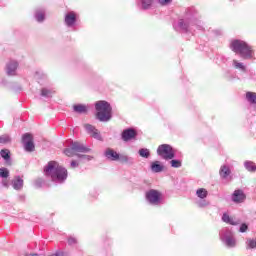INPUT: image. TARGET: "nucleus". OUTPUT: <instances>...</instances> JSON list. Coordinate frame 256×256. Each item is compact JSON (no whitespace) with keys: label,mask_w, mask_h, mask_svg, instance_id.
I'll return each instance as SVG.
<instances>
[{"label":"nucleus","mask_w":256,"mask_h":256,"mask_svg":"<svg viewBox=\"0 0 256 256\" xmlns=\"http://www.w3.org/2000/svg\"><path fill=\"white\" fill-rule=\"evenodd\" d=\"M44 173L46 177H50L53 183L61 184L67 181V168L59 165V163L55 161H51L45 166Z\"/></svg>","instance_id":"1"},{"label":"nucleus","mask_w":256,"mask_h":256,"mask_svg":"<svg viewBox=\"0 0 256 256\" xmlns=\"http://www.w3.org/2000/svg\"><path fill=\"white\" fill-rule=\"evenodd\" d=\"M230 48L234 53H238L240 57L245 60H251L255 55L253 47L248 45V43L243 40H232L230 43Z\"/></svg>","instance_id":"2"},{"label":"nucleus","mask_w":256,"mask_h":256,"mask_svg":"<svg viewBox=\"0 0 256 256\" xmlns=\"http://www.w3.org/2000/svg\"><path fill=\"white\" fill-rule=\"evenodd\" d=\"M96 109V119L101 121L102 123H107V121H111L113 108L111 104L105 100H100L95 103Z\"/></svg>","instance_id":"3"},{"label":"nucleus","mask_w":256,"mask_h":256,"mask_svg":"<svg viewBox=\"0 0 256 256\" xmlns=\"http://www.w3.org/2000/svg\"><path fill=\"white\" fill-rule=\"evenodd\" d=\"M157 155L165 161H171V159L175 158V150L169 144H162L157 148Z\"/></svg>","instance_id":"4"},{"label":"nucleus","mask_w":256,"mask_h":256,"mask_svg":"<svg viewBox=\"0 0 256 256\" xmlns=\"http://www.w3.org/2000/svg\"><path fill=\"white\" fill-rule=\"evenodd\" d=\"M91 149L85 147L83 144L79 142H72L70 144V148H66L64 150V154L67 157H73L75 153H89Z\"/></svg>","instance_id":"5"},{"label":"nucleus","mask_w":256,"mask_h":256,"mask_svg":"<svg viewBox=\"0 0 256 256\" xmlns=\"http://www.w3.org/2000/svg\"><path fill=\"white\" fill-rule=\"evenodd\" d=\"M220 239L228 247L229 249L235 247L237 245V241L235 240V236L233 232L229 229H224L220 232Z\"/></svg>","instance_id":"6"},{"label":"nucleus","mask_w":256,"mask_h":256,"mask_svg":"<svg viewBox=\"0 0 256 256\" xmlns=\"http://www.w3.org/2000/svg\"><path fill=\"white\" fill-rule=\"evenodd\" d=\"M161 192L151 189L148 192H146V200L150 205H160L161 204Z\"/></svg>","instance_id":"7"},{"label":"nucleus","mask_w":256,"mask_h":256,"mask_svg":"<svg viewBox=\"0 0 256 256\" xmlns=\"http://www.w3.org/2000/svg\"><path fill=\"white\" fill-rule=\"evenodd\" d=\"M22 143L24 145L25 151L28 153H33V151H35V144L33 143V136L31 134H24L22 136Z\"/></svg>","instance_id":"8"},{"label":"nucleus","mask_w":256,"mask_h":256,"mask_svg":"<svg viewBox=\"0 0 256 256\" xmlns=\"http://www.w3.org/2000/svg\"><path fill=\"white\" fill-rule=\"evenodd\" d=\"M85 130L87 131L88 135H91L94 139H97V141H103V137L101 136V132L95 126L91 124H85L84 125Z\"/></svg>","instance_id":"9"},{"label":"nucleus","mask_w":256,"mask_h":256,"mask_svg":"<svg viewBox=\"0 0 256 256\" xmlns=\"http://www.w3.org/2000/svg\"><path fill=\"white\" fill-rule=\"evenodd\" d=\"M19 68V62L15 60H10L6 64V74L8 77H15L17 75V69Z\"/></svg>","instance_id":"10"},{"label":"nucleus","mask_w":256,"mask_h":256,"mask_svg":"<svg viewBox=\"0 0 256 256\" xmlns=\"http://www.w3.org/2000/svg\"><path fill=\"white\" fill-rule=\"evenodd\" d=\"M231 199L233 203H243L247 199V196L243 190L238 189L233 192Z\"/></svg>","instance_id":"11"},{"label":"nucleus","mask_w":256,"mask_h":256,"mask_svg":"<svg viewBox=\"0 0 256 256\" xmlns=\"http://www.w3.org/2000/svg\"><path fill=\"white\" fill-rule=\"evenodd\" d=\"M121 137L125 142L131 141V139H135L137 137V131H135L133 128L125 129L123 130Z\"/></svg>","instance_id":"12"},{"label":"nucleus","mask_w":256,"mask_h":256,"mask_svg":"<svg viewBox=\"0 0 256 256\" xmlns=\"http://www.w3.org/2000/svg\"><path fill=\"white\" fill-rule=\"evenodd\" d=\"M178 25L180 29H183V31H193V27H198L197 25H195V20H179Z\"/></svg>","instance_id":"13"},{"label":"nucleus","mask_w":256,"mask_h":256,"mask_svg":"<svg viewBox=\"0 0 256 256\" xmlns=\"http://www.w3.org/2000/svg\"><path fill=\"white\" fill-rule=\"evenodd\" d=\"M119 155L120 154L112 148H107L104 152V156L106 159H109V161H119Z\"/></svg>","instance_id":"14"},{"label":"nucleus","mask_w":256,"mask_h":256,"mask_svg":"<svg viewBox=\"0 0 256 256\" xmlns=\"http://www.w3.org/2000/svg\"><path fill=\"white\" fill-rule=\"evenodd\" d=\"M222 221L224 223H227L228 225H234V226L239 225V223H241V220H239L235 217L229 216V214H227V213L223 214Z\"/></svg>","instance_id":"15"},{"label":"nucleus","mask_w":256,"mask_h":256,"mask_svg":"<svg viewBox=\"0 0 256 256\" xmlns=\"http://www.w3.org/2000/svg\"><path fill=\"white\" fill-rule=\"evenodd\" d=\"M23 178L21 176H15L14 179L11 181V185L15 191H21L23 189Z\"/></svg>","instance_id":"16"},{"label":"nucleus","mask_w":256,"mask_h":256,"mask_svg":"<svg viewBox=\"0 0 256 256\" xmlns=\"http://www.w3.org/2000/svg\"><path fill=\"white\" fill-rule=\"evenodd\" d=\"M221 179H229L231 177V168L228 165H222L219 170Z\"/></svg>","instance_id":"17"},{"label":"nucleus","mask_w":256,"mask_h":256,"mask_svg":"<svg viewBox=\"0 0 256 256\" xmlns=\"http://www.w3.org/2000/svg\"><path fill=\"white\" fill-rule=\"evenodd\" d=\"M77 21V16L74 14V12H70L66 14L65 16V23L67 27H73Z\"/></svg>","instance_id":"18"},{"label":"nucleus","mask_w":256,"mask_h":256,"mask_svg":"<svg viewBox=\"0 0 256 256\" xmlns=\"http://www.w3.org/2000/svg\"><path fill=\"white\" fill-rule=\"evenodd\" d=\"M150 169L152 173H161L163 169H165V166L160 161H154L151 163Z\"/></svg>","instance_id":"19"},{"label":"nucleus","mask_w":256,"mask_h":256,"mask_svg":"<svg viewBox=\"0 0 256 256\" xmlns=\"http://www.w3.org/2000/svg\"><path fill=\"white\" fill-rule=\"evenodd\" d=\"M0 156L6 163H8V165H11V151H9V149H2L0 151Z\"/></svg>","instance_id":"20"},{"label":"nucleus","mask_w":256,"mask_h":256,"mask_svg":"<svg viewBox=\"0 0 256 256\" xmlns=\"http://www.w3.org/2000/svg\"><path fill=\"white\" fill-rule=\"evenodd\" d=\"M35 19L38 23H43V21H45V9H37L35 12Z\"/></svg>","instance_id":"21"},{"label":"nucleus","mask_w":256,"mask_h":256,"mask_svg":"<svg viewBox=\"0 0 256 256\" xmlns=\"http://www.w3.org/2000/svg\"><path fill=\"white\" fill-rule=\"evenodd\" d=\"M244 167H245L246 171H248L249 173H256V163L255 162L246 160L244 162Z\"/></svg>","instance_id":"22"},{"label":"nucleus","mask_w":256,"mask_h":256,"mask_svg":"<svg viewBox=\"0 0 256 256\" xmlns=\"http://www.w3.org/2000/svg\"><path fill=\"white\" fill-rule=\"evenodd\" d=\"M155 0H140L141 9L147 11L153 7Z\"/></svg>","instance_id":"23"},{"label":"nucleus","mask_w":256,"mask_h":256,"mask_svg":"<svg viewBox=\"0 0 256 256\" xmlns=\"http://www.w3.org/2000/svg\"><path fill=\"white\" fill-rule=\"evenodd\" d=\"M75 113H79L80 115L83 113H87V105L85 104H76L73 106Z\"/></svg>","instance_id":"24"},{"label":"nucleus","mask_w":256,"mask_h":256,"mask_svg":"<svg viewBox=\"0 0 256 256\" xmlns=\"http://www.w3.org/2000/svg\"><path fill=\"white\" fill-rule=\"evenodd\" d=\"M207 195H209V192L205 188H199L196 190V196L199 199H207Z\"/></svg>","instance_id":"25"},{"label":"nucleus","mask_w":256,"mask_h":256,"mask_svg":"<svg viewBox=\"0 0 256 256\" xmlns=\"http://www.w3.org/2000/svg\"><path fill=\"white\" fill-rule=\"evenodd\" d=\"M138 155H140V157H143V159H149V157H151V151H149V149L147 148H141L138 151Z\"/></svg>","instance_id":"26"},{"label":"nucleus","mask_w":256,"mask_h":256,"mask_svg":"<svg viewBox=\"0 0 256 256\" xmlns=\"http://www.w3.org/2000/svg\"><path fill=\"white\" fill-rule=\"evenodd\" d=\"M246 99L249 101L252 105L256 104V93L255 92H247L246 93Z\"/></svg>","instance_id":"27"},{"label":"nucleus","mask_w":256,"mask_h":256,"mask_svg":"<svg viewBox=\"0 0 256 256\" xmlns=\"http://www.w3.org/2000/svg\"><path fill=\"white\" fill-rule=\"evenodd\" d=\"M118 161H120V163H130V164H133V158H131V157L127 156V155H123V154L119 155Z\"/></svg>","instance_id":"28"},{"label":"nucleus","mask_w":256,"mask_h":256,"mask_svg":"<svg viewBox=\"0 0 256 256\" xmlns=\"http://www.w3.org/2000/svg\"><path fill=\"white\" fill-rule=\"evenodd\" d=\"M233 67L235 69H239L240 71H247L245 64H243L242 62H239L237 60H233Z\"/></svg>","instance_id":"29"},{"label":"nucleus","mask_w":256,"mask_h":256,"mask_svg":"<svg viewBox=\"0 0 256 256\" xmlns=\"http://www.w3.org/2000/svg\"><path fill=\"white\" fill-rule=\"evenodd\" d=\"M53 93H54L53 90L48 88H42L41 90L42 97H52Z\"/></svg>","instance_id":"30"},{"label":"nucleus","mask_w":256,"mask_h":256,"mask_svg":"<svg viewBox=\"0 0 256 256\" xmlns=\"http://www.w3.org/2000/svg\"><path fill=\"white\" fill-rule=\"evenodd\" d=\"M10 175L9 169L2 167L0 168V177L2 179H7Z\"/></svg>","instance_id":"31"},{"label":"nucleus","mask_w":256,"mask_h":256,"mask_svg":"<svg viewBox=\"0 0 256 256\" xmlns=\"http://www.w3.org/2000/svg\"><path fill=\"white\" fill-rule=\"evenodd\" d=\"M11 141V136L10 135H7V134H4L2 136H0V143L2 144H7Z\"/></svg>","instance_id":"32"},{"label":"nucleus","mask_w":256,"mask_h":256,"mask_svg":"<svg viewBox=\"0 0 256 256\" xmlns=\"http://www.w3.org/2000/svg\"><path fill=\"white\" fill-rule=\"evenodd\" d=\"M170 165L174 169H179V167H181V165H182V162H181V160H171Z\"/></svg>","instance_id":"33"},{"label":"nucleus","mask_w":256,"mask_h":256,"mask_svg":"<svg viewBox=\"0 0 256 256\" xmlns=\"http://www.w3.org/2000/svg\"><path fill=\"white\" fill-rule=\"evenodd\" d=\"M76 155L79 159H81V161H92L93 159V156L91 155H81V154H76Z\"/></svg>","instance_id":"34"},{"label":"nucleus","mask_w":256,"mask_h":256,"mask_svg":"<svg viewBox=\"0 0 256 256\" xmlns=\"http://www.w3.org/2000/svg\"><path fill=\"white\" fill-rule=\"evenodd\" d=\"M198 207H207L209 205V201L205 199H201L197 202Z\"/></svg>","instance_id":"35"},{"label":"nucleus","mask_w":256,"mask_h":256,"mask_svg":"<svg viewBox=\"0 0 256 256\" xmlns=\"http://www.w3.org/2000/svg\"><path fill=\"white\" fill-rule=\"evenodd\" d=\"M247 229H249V226H247V224H241L240 228H239V232L240 233H246Z\"/></svg>","instance_id":"36"},{"label":"nucleus","mask_w":256,"mask_h":256,"mask_svg":"<svg viewBox=\"0 0 256 256\" xmlns=\"http://www.w3.org/2000/svg\"><path fill=\"white\" fill-rule=\"evenodd\" d=\"M68 244L69 245H77V238H75V237L68 238Z\"/></svg>","instance_id":"37"},{"label":"nucleus","mask_w":256,"mask_h":256,"mask_svg":"<svg viewBox=\"0 0 256 256\" xmlns=\"http://www.w3.org/2000/svg\"><path fill=\"white\" fill-rule=\"evenodd\" d=\"M2 185L3 187H6V189H9V180H7V178H3Z\"/></svg>","instance_id":"38"},{"label":"nucleus","mask_w":256,"mask_h":256,"mask_svg":"<svg viewBox=\"0 0 256 256\" xmlns=\"http://www.w3.org/2000/svg\"><path fill=\"white\" fill-rule=\"evenodd\" d=\"M160 5H167V3H171L173 0H157Z\"/></svg>","instance_id":"39"},{"label":"nucleus","mask_w":256,"mask_h":256,"mask_svg":"<svg viewBox=\"0 0 256 256\" xmlns=\"http://www.w3.org/2000/svg\"><path fill=\"white\" fill-rule=\"evenodd\" d=\"M70 166H71L72 169H75L76 167H79V162L73 160V161L71 162Z\"/></svg>","instance_id":"40"},{"label":"nucleus","mask_w":256,"mask_h":256,"mask_svg":"<svg viewBox=\"0 0 256 256\" xmlns=\"http://www.w3.org/2000/svg\"><path fill=\"white\" fill-rule=\"evenodd\" d=\"M26 256H41V254H37V253H34V254H26Z\"/></svg>","instance_id":"41"},{"label":"nucleus","mask_w":256,"mask_h":256,"mask_svg":"<svg viewBox=\"0 0 256 256\" xmlns=\"http://www.w3.org/2000/svg\"><path fill=\"white\" fill-rule=\"evenodd\" d=\"M36 183H42V180H41V179H38V180L36 181Z\"/></svg>","instance_id":"42"},{"label":"nucleus","mask_w":256,"mask_h":256,"mask_svg":"<svg viewBox=\"0 0 256 256\" xmlns=\"http://www.w3.org/2000/svg\"><path fill=\"white\" fill-rule=\"evenodd\" d=\"M93 197H97V195H93Z\"/></svg>","instance_id":"43"}]
</instances>
